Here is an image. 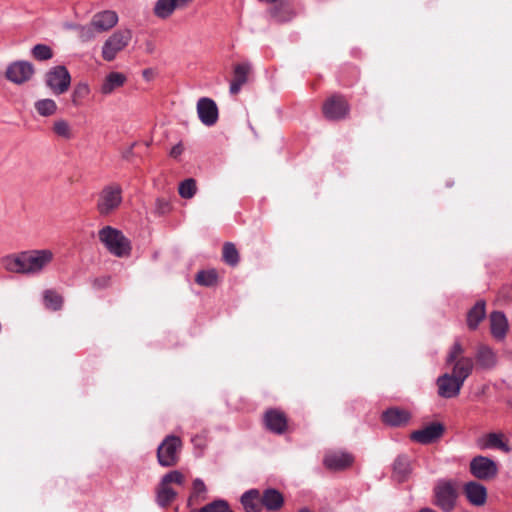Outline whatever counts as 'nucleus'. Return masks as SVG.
Listing matches in <instances>:
<instances>
[{
  "mask_svg": "<svg viewBox=\"0 0 512 512\" xmlns=\"http://www.w3.org/2000/svg\"><path fill=\"white\" fill-rule=\"evenodd\" d=\"M464 348L459 342L451 347L446 363L451 365V372L444 373L436 380L438 395L442 398H455L460 394L465 380L472 373L474 363L469 357L463 356Z\"/></svg>",
  "mask_w": 512,
  "mask_h": 512,
  "instance_id": "nucleus-1",
  "label": "nucleus"
},
{
  "mask_svg": "<svg viewBox=\"0 0 512 512\" xmlns=\"http://www.w3.org/2000/svg\"><path fill=\"white\" fill-rule=\"evenodd\" d=\"M54 257L51 249H30L4 256L1 265L11 273L39 275L51 265Z\"/></svg>",
  "mask_w": 512,
  "mask_h": 512,
  "instance_id": "nucleus-2",
  "label": "nucleus"
},
{
  "mask_svg": "<svg viewBox=\"0 0 512 512\" xmlns=\"http://www.w3.org/2000/svg\"><path fill=\"white\" fill-rule=\"evenodd\" d=\"M99 239L113 255L117 257L130 255V242L119 230L106 226L99 231Z\"/></svg>",
  "mask_w": 512,
  "mask_h": 512,
  "instance_id": "nucleus-3",
  "label": "nucleus"
},
{
  "mask_svg": "<svg viewBox=\"0 0 512 512\" xmlns=\"http://www.w3.org/2000/svg\"><path fill=\"white\" fill-rule=\"evenodd\" d=\"M434 504L443 512H452L457 504L458 485L452 480H439L434 489Z\"/></svg>",
  "mask_w": 512,
  "mask_h": 512,
  "instance_id": "nucleus-4",
  "label": "nucleus"
},
{
  "mask_svg": "<svg viewBox=\"0 0 512 512\" xmlns=\"http://www.w3.org/2000/svg\"><path fill=\"white\" fill-rule=\"evenodd\" d=\"M132 33L130 30H117L112 33L103 43L101 56L107 61H113L118 53L123 51L130 43Z\"/></svg>",
  "mask_w": 512,
  "mask_h": 512,
  "instance_id": "nucleus-5",
  "label": "nucleus"
},
{
  "mask_svg": "<svg viewBox=\"0 0 512 512\" xmlns=\"http://www.w3.org/2000/svg\"><path fill=\"white\" fill-rule=\"evenodd\" d=\"M184 475L177 470L165 474L157 487V502L161 506L171 503L176 497V492L171 487L172 484L182 485L184 483Z\"/></svg>",
  "mask_w": 512,
  "mask_h": 512,
  "instance_id": "nucleus-6",
  "label": "nucleus"
},
{
  "mask_svg": "<svg viewBox=\"0 0 512 512\" xmlns=\"http://www.w3.org/2000/svg\"><path fill=\"white\" fill-rule=\"evenodd\" d=\"M45 83L54 95H62L70 87L71 75L65 66L58 65L48 70Z\"/></svg>",
  "mask_w": 512,
  "mask_h": 512,
  "instance_id": "nucleus-7",
  "label": "nucleus"
},
{
  "mask_svg": "<svg viewBox=\"0 0 512 512\" xmlns=\"http://www.w3.org/2000/svg\"><path fill=\"white\" fill-rule=\"evenodd\" d=\"M181 447V440L178 437H166L157 450L159 464L163 467L174 466L179 459Z\"/></svg>",
  "mask_w": 512,
  "mask_h": 512,
  "instance_id": "nucleus-8",
  "label": "nucleus"
},
{
  "mask_svg": "<svg viewBox=\"0 0 512 512\" xmlns=\"http://www.w3.org/2000/svg\"><path fill=\"white\" fill-rule=\"evenodd\" d=\"M470 473L479 480L489 481L494 479L499 472L497 463L486 456H476L469 464Z\"/></svg>",
  "mask_w": 512,
  "mask_h": 512,
  "instance_id": "nucleus-9",
  "label": "nucleus"
},
{
  "mask_svg": "<svg viewBox=\"0 0 512 512\" xmlns=\"http://www.w3.org/2000/svg\"><path fill=\"white\" fill-rule=\"evenodd\" d=\"M35 73L34 66L24 60H18L11 62L5 71V77L8 81L16 84L22 85L30 81Z\"/></svg>",
  "mask_w": 512,
  "mask_h": 512,
  "instance_id": "nucleus-10",
  "label": "nucleus"
},
{
  "mask_svg": "<svg viewBox=\"0 0 512 512\" xmlns=\"http://www.w3.org/2000/svg\"><path fill=\"white\" fill-rule=\"evenodd\" d=\"M121 202V189L116 186H109L100 192L97 210L101 215H109L120 206Z\"/></svg>",
  "mask_w": 512,
  "mask_h": 512,
  "instance_id": "nucleus-11",
  "label": "nucleus"
},
{
  "mask_svg": "<svg viewBox=\"0 0 512 512\" xmlns=\"http://www.w3.org/2000/svg\"><path fill=\"white\" fill-rule=\"evenodd\" d=\"M322 111L329 120H342L349 115L350 105L343 96L333 95L324 102Z\"/></svg>",
  "mask_w": 512,
  "mask_h": 512,
  "instance_id": "nucleus-12",
  "label": "nucleus"
},
{
  "mask_svg": "<svg viewBox=\"0 0 512 512\" xmlns=\"http://www.w3.org/2000/svg\"><path fill=\"white\" fill-rule=\"evenodd\" d=\"M196 110L199 120L206 127L214 126L219 119V109L216 102L208 97H202L197 101Z\"/></svg>",
  "mask_w": 512,
  "mask_h": 512,
  "instance_id": "nucleus-13",
  "label": "nucleus"
},
{
  "mask_svg": "<svg viewBox=\"0 0 512 512\" xmlns=\"http://www.w3.org/2000/svg\"><path fill=\"white\" fill-rule=\"evenodd\" d=\"M463 493L467 501L472 506L483 507L487 503V488L477 481H469L465 483L463 486Z\"/></svg>",
  "mask_w": 512,
  "mask_h": 512,
  "instance_id": "nucleus-14",
  "label": "nucleus"
},
{
  "mask_svg": "<svg viewBox=\"0 0 512 512\" xmlns=\"http://www.w3.org/2000/svg\"><path fill=\"white\" fill-rule=\"evenodd\" d=\"M444 426L441 423L434 422L426 427L411 433V439L420 444H430L440 439L444 433Z\"/></svg>",
  "mask_w": 512,
  "mask_h": 512,
  "instance_id": "nucleus-15",
  "label": "nucleus"
},
{
  "mask_svg": "<svg viewBox=\"0 0 512 512\" xmlns=\"http://www.w3.org/2000/svg\"><path fill=\"white\" fill-rule=\"evenodd\" d=\"M476 443L481 450L499 449L505 453L511 452V447L507 444L502 432L484 434L477 439Z\"/></svg>",
  "mask_w": 512,
  "mask_h": 512,
  "instance_id": "nucleus-16",
  "label": "nucleus"
},
{
  "mask_svg": "<svg viewBox=\"0 0 512 512\" xmlns=\"http://www.w3.org/2000/svg\"><path fill=\"white\" fill-rule=\"evenodd\" d=\"M192 0H157L153 13L160 19L169 18L175 10L184 9L189 6Z\"/></svg>",
  "mask_w": 512,
  "mask_h": 512,
  "instance_id": "nucleus-17",
  "label": "nucleus"
},
{
  "mask_svg": "<svg viewBox=\"0 0 512 512\" xmlns=\"http://www.w3.org/2000/svg\"><path fill=\"white\" fill-rule=\"evenodd\" d=\"M118 20V15L113 10L97 12L91 18V22L99 34L108 32L114 28L117 25Z\"/></svg>",
  "mask_w": 512,
  "mask_h": 512,
  "instance_id": "nucleus-18",
  "label": "nucleus"
},
{
  "mask_svg": "<svg viewBox=\"0 0 512 512\" xmlns=\"http://www.w3.org/2000/svg\"><path fill=\"white\" fill-rule=\"evenodd\" d=\"M268 12L273 19L280 23L290 21L295 15L291 0H278L269 8Z\"/></svg>",
  "mask_w": 512,
  "mask_h": 512,
  "instance_id": "nucleus-19",
  "label": "nucleus"
},
{
  "mask_svg": "<svg viewBox=\"0 0 512 512\" xmlns=\"http://www.w3.org/2000/svg\"><path fill=\"white\" fill-rule=\"evenodd\" d=\"M265 425L273 433L281 434L286 430L287 419L279 410H269L264 417Z\"/></svg>",
  "mask_w": 512,
  "mask_h": 512,
  "instance_id": "nucleus-20",
  "label": "nucleus"
},
{
  "mask_svg": "<svg viewBox=\"0 0 512 512\" xmlns=\"http://www.w3.org/2000/svg\"><path fill=\"white\" fill-rule=\"evenodd\" d=\"M353 457L345 452H330L324 458V465L331 470H342L349 467Z\"/></svg>",
  "mask_w": 512,
  "mask_h": 512,
  "instance_id": "nucleus-21",
  "label": "nucleus"
},
{
  "mask_svg": "<svg viewBox=\"0 0 512 512\" xmlns=\"http://www.w3.org/2000/svg\"><path fill=\"white\" fill-rule=\"evenodd\" d=\"M489 320L492 336L497 340H503L509 328L506 316L502 312L496 311L491 313Z\"/></svg>",
  "mask_w": 512,
  "mask_h": 512,
  "instance_id": "nucleus-22",
  "label": "nucleus"
},
{
  "mask_svg": "<svg viewBox=\"0 0 512 512\" xmlns=\"http://www.w3.org/2000/svg\"><path fill=\"white\" fill-rule=\"evenodd\" d=\"M127 81L125 74L121 72H110L104 79L100 91L104 95L112 94L116 89L122 87Z\"/></svg>",
  "mask_w": 512,
  "mask_h": 512,
  "instance_id": "nucleus-23",
  "label": "nucleus"
},
{
  "mask_svg": "<svg viewBox=\"0 0 512 512\" xmlns=\"http://www.w3.org/2000/svg\"><path fill=\"white\" fill-rule=\"evenodd\" d=\"M262 507L269 511L279 510L283 503L284 498L282 494L276 489H267L261 497Z\"/></svg>",
  "mask_w": 512,
  "mask_h": 512,
  "instance_id": "nucleus-24",
  "label": "nucleus"
},
{
  "mask_svg": "<svg viewBox=\"0 0 512 512\" xmlns=\"http://www.w3.org/2000/svg\"><path fill=\"white\" fill-rule=\"evenodd\" d=\"M66 27L68 29L76 31L78 39L83 43L95 40L97 35L99 34L91 21L85 25L68 24Z\"/></svg>",
  "mask_w": 512,
  "mask_h": 512,
  "instance_id": "nucleus-25",
  "label": "nucleus"
},
{
  "mask_svg": "<svg viewBox=\"0 0 512 512\" xmlns=\"http://www.w3.org/2000/svg\"><path fill=\"white\" fill-rule=\"evenodd\" d=\"M410 419L408 411L391 408L383 413V421L391 426H400L407 423Z\"/></svg>",
  "mask_w": 512,
  "mask_h": 512,
  "instance_id": "nucleus-26",
  "label": "nucleus"
},
{
  "mask_svg": "<svg viewBox=\"0 0 512 512\" xmlns=\"http://www.w3.org/2000/svg\"><path fill=\"white\" fill-rule=\"evenodd\" d=\"M241 503L246 512H260L262 509L260 493L256 489L245 492L241 497Z\"/></svg>",
  "mask_w": 512,
  "mask_h": 512,
  "instance_id": "nucleus-27",
  "label": "nucleus"
},
{
  "mask_svg": "<svg viewBox=\"0 0 512 512\" xmlns=\"http://www.w3.org/2000/svg\"><path fill=\"white\" fill-rule=\"evenodd\" d=\"M478 365L484 369H491L497 363L495 352L488 346H480L476 353Z\"/></svg>",
  "mask_w": 512,
  "mask_h": 512,
  "instance_id": "nucleus-28",
  "label": "nucleus"
},
{
  "mask_svg": "<svg viewBox=\"0 0 512 512\" xmlns=\"http://www.w3.org/2000/svg\"><path fill=\"white\" fill-rule=\"evenodd\" d=\"M486 315L485 302L478 301L468 312L467 325L470 329L474 330L478 327L479 323Z\"/></svg>",
  "mask_w": 512,
  "mask_h": 512,
  "instance_id": "nucleus-29",
  "label": "nucleus"
},
{
  "mask_svg": "<svg viewBox=\"0 0 512 512\" xmlns=\"http://www.w3.org/2000/svg\"><path fill=\"white\" fill-rule=\"evenodd\" d=\"M35 109L41 116L48 117L52 116L57 111V104L54 100L46 98L35 102Z\"/></svg>",
  "mask_w": 512,
  "mask_h": 512,
  "instance_id": "nucleus-30",
  "label": "nucleus"
},
{
  "mask_svg": "<svg viewBox=\"0 0 512 512\" xmlns=\"http://www.w3.org/2000/svg\"><path fill=\"white\" fill-rule=\"evenodd\" d=\"M45 307L50 310H59L62 307V297L53 290H46L43 293Z\"/></svg>",
  "mask_w": 512,
  "mask_h": 512,
  "instance_id": "nucleus-31",
  "label": "nucleus"
},
{
  "mask_svg": "<svg viewBox=\"0 0 512 512\" xmlns=\"http://www.w3.org/2000/svg\"><path fill=\"white\" fill-rule=\"evenodd\" d=\"M53 132L63 139L69 140L73 138V131L70 124L63 119L57 120L53 124Z\"/></svg>",
  "mask_w": 512,
  "mask_h": 512,
  "instance_id": "nucleus-32",
  "label": "nucleus"
},
{
  "mask_svg": "<svg viewBox=\"0 0 512 512\" xmlns=\"http://www.w3.org/2000/svg\"><path fill=\"white\" fill-rule=\"evenodd\" d=\"M223 259L231 265L236 266L239 262V253L233 243L227 242L223 246Z\"/></svg>",
  "mask_w": 512,
  "mask_h": 512,
  "instance_id": "nucleus-33",
  "label": "nucleus"
},
{
  "mask_svg": "<svg viewBox=\"0 0 512 512\" xmlns=\"http://www.w3.org/2000/svg\"><path fill=\"white\" fill-rule=\"evenodd\" d=\"M217 280L218 274L214 269L200 271L196 277L197 283L203 286H213L217 283Z\"/></svg>",
  "mask_w": 512,
  "mask_h": 512,
  "instance_id": "nucleus-34",
  "label": "nucleus"
},
{
  "mask_svg": "<svg viewBox=\"0 0 512 512\" xmlns=\"http://www.w3.org/2000/svg\"><path fill=\"white\" fill-rule=\"evenodd\" d=\"M90 94V87L85 82L76 84L72 93V102L75 105H79L83 99Z\"/></svg>",
  "mask_w": 512,
  "mask_h": 512,
  "instance_id": "nucleus-35",
  "label": "nucleus"
},
{
  "mask_svg": "<svg viewBox=\"0 0 512 512\" xmlns=\"http://www.w3.org/2000/svg\"><path fill=\"white\" fill-rule=\"evenodd\" d=\"M410 470L411 468L409 459L406 456H399L394 463L395 474L402 479L409 474Z\"/></svg>",
  "mask_w": 512,
  "mask_h": 512,
  "instance_id": "nucleus-36",
  "label": "nucleus"
},
{
  "mask_svg": "<svg viewBox=\"0 0 512 512\" xmlns=\"http://www.w3.org/2000/svg\"><path fill=\"white\" fill-rule=\"evenodd\" d=\"M32 55L40 61L49 60L53 57L52 49L45 44H37L32 48Z\"/></svg>",
  "mask_w": 512,
  "mask_h": 512,
  "instance_id": "nucleus-37",
  "label": "nucleus"
},
{
  "mask_svg": "<svg viewBox=\"0 0 512 512\" xmlns=\"http://www.w3.org/2000/svg\"><path fill=\"white\" fill-rule=\"evenodd\" d=\"M200 512H233L224 500H216L204 506Z\"/></svg>",
  "mask_w": 512,
  "mask_h": 512,
  "instance_id": "nucleus-38",
  "label": "nucleus"
},
{
  "mask_svg": "<svg viewBox=\"0 0 512 512\" xmlns=\"http://www.w3.org/2000/svg\"><path fill=\"white\" fill-rule=\"evenodd\" d=\"M249 66L246 64H238L234 68V77L233 80L244 85L247 82V77L249 73Z\"/></svg>",
  "mask_w": 512,
  "mask_h": 512,
  "instance_id": "nucleus-39",
  "label": "nucleus"
},
{
  "mask_svg": "<svg viewBox=\"0 0 512 512\" xmlns=\"http://www.w3.org/2000/svg\"><path fill=\"white\" fill-rule=\"evenodd\" d=\"M179 194L182 198L190 199L192 197V180L186 179L179 185Z\"/></svg>",
  "mask_w": 512,
  "mask_h": 512,
  "instance_id": "nucleus-40",
  "label": "nucleus"
},
{
  "mask_svg": "<svg viewBox=\"0 0 512 512\" xmlns=\"http://www.w3.org/2000/svg\"><path fill=\"white\" fill-rule=\"evenodd\" d=\"M206 492L205 484L199 479H194V498L205 499Z\"/></svg>",
  "mask_w": 512,
  "mask_h": 512,
  "instance_id": "nucleus-41",
  "label": "nucleus"
},
{
  "mask_svg": "<svg viewBox=\"0 0 512 512\" xmlns=\"http://www.w3.org/2000/svg\"><path fill=\"white\" fill-rule=\"evenodd\" d=\"M170 210V203L165 199H158L156 201V211L159 214H165Z\"/></svg>",
  "mask_w": 512,
  "mask_h": 512,
  "instance_id": "nucleus-42",
  "label": "nucleus"
},
{
  "mask_svg": "<svg viewBox=\"0 0 512 512\" xmlns=\"http://www.w3.org/2000/svg\"><path fill=\"white\" fill-rule=\"evenodd\" d=\"M183 152V146L181 143H178L177 145L173 146L170 151V155L173 158L179 157Z\"/></svg>",
  "mask_w": 512,
  "mask_h": 512,
  "instance_id": "nucleus-43",
  "label": "nucleus"
},
{
  "mask_svg": "<svg viewBox=\"0 0 512 512\" xmlns=\"http://www.w3.org/2000/svg\"><path fill=\"white\" fill-rule=\"evenodd\" d=\"M243 85L235 80L231 81L230 92L231 94H237Z\"/></svg>",
  "mask_w": 512,
  "mask_h": 512,
  "instance_id": "nucleus-44",
  "label": "nucleus"
},
{
  "mask_svg": "<svg viewBox=\"0 0 512 512\" xmlns=\"http://www.w3.org/2000/svg\"><path fill=\"white\" fill-rule=\"evenodd\" d=\"M419 512H437V511H435V510H433L431 508H423Z\"/></svg>",
  "mask_w": 512,
  "mask_h": 512,
  "instance_id": "nucleus-45",
  "label": "nucleus"
},
{
  "mask_svg": "<svg viewBox=\"0 0 512 512\" xmlns=\"http://www.w3.org/2000/svg\"><path fill=\"white\" fill-rule=\"evenodd\" d=\"M299 512H312V511H310V510H309V509H307V508H302V509H300V510H299Z\"/></svg>",
  "mask_w": 512,
  "mask_h": 512,
  "instance_id": "nucleus-46",
  "label": "nucleus"
},
{
  "mask_svg": "<svg viewBox=\"0 0 512 512\" xmlns=\"http://www.w3.org/2000/svg\"><path fill=\"white\" fill-rule=\"evenodd\" d=\"M143 75H144L145 77L149 76L148 71H147V70H145V71L143 72Z\"/></svg>",
  "mask_w": 512,
  "mask_h": 512,
  "instance_id": "nucleus-47",
  "label": "nucleus"
},
{
  "mask_svg": "<svg viewBox=\"0 0 512 512\" xmlns=\"http://www.w3.org/2000/svg\"><path fill=\"white\" fill-rule=\"evenodd\" d=\"M143 75H144L145 77L149 76L148 71H147V70H145V71L143 72Z\"/></svg>",
  "mask_w": 512,
  "mask_h": 512,
  "instance_id": "nucleus-48",
  "label": "nucleus"
}]
</instances>
